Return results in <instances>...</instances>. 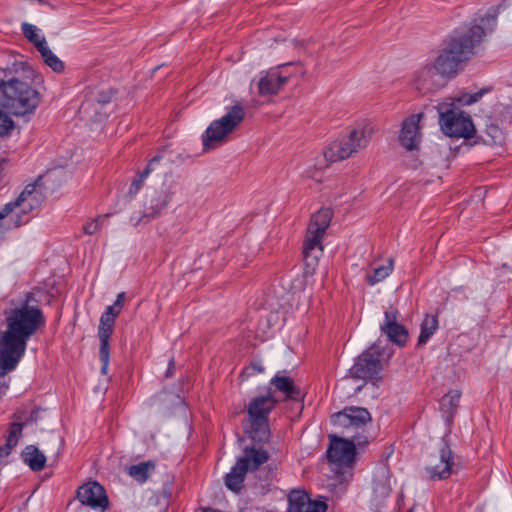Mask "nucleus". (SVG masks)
Returning a JSON list of instances; mask_svg holds the SVG:
<instances>
[{"label": "nucleus", "mask_w": 512, "mask_h": 512, "mask_svg": "<svg viewBox=\"0 0 512 512\" xmlns=\"http://www.w3.org/2000/svg\"><path fill=\"white\" fill-rule=\"evenodd\" d=\"M6 328L0 334V377L16 368L24 356L28 340L45 324L32 294L12 301L4 311Z\"/></svg>", "instance_id": "nucleus-1"}, {"label": "nucleus", "mask_w": 512, "mask_h": 512, "mask_svg": "<svg viewBox=\"0 0 512 512\" xmlns=\"http://www.w3.org/2000/svg\"><path fill=\"white\" fill-rule=\"evenodd\" d=\"M483 36L484 30L480 25H473L465 32H455L428 60L445 80L454 78L458 74L460 63L467 59Z\"/></svg>", "instance_id": "nucleus-2"}, {"label": "nucleus", "mask_w": 512, "mask_h": 512, "mask_svg": "<svg viewBox=\"0 0 512 512\" xmlns=\"http://www.w3.org/2000/svg\"><path fill=\"white\" fill-rule=\"evenodd\" d=\"M39 101L38 91L27 82L12 79L0 85V107L14 115L33 113Z\"/></svg>", "instance_id": "nucleus-3"}, {"label": "nucleus", "mask_w": 512, "mask_h": 512, "mask_svg": "<svg viewBox=\"0 0 512 512\" xmlns=\"http://www.w3.org/2000/svg\"><path fill=\"white\" fill-rule=\"evenodd\" d=\"M333 211L321 208L311 216L303 243V258L306 268L314 271L324 252L323 238L330 225Z\"/></svg>", "instance_id": "nucleus-4"}, {"label": "nucleus", "mask_w": 512, "mask_h": 512, "mask_svg": "<svg viewBox=\"0 0 512 512\" xmlns=\"http://www.w3.org/2000/svg\"><path fill=\"white\" fill-rule=\"evenodd\" d=\"M245 117L244 108L234 105L224 115L212 121L202 134L204 152L215 150L227 143Z\"/></svg>", "instance_id": "nucleus-5"}, {"label": "nucleus", "mask_w": 512, "mask_h": 512, "mask_svg": "<svg viewBox=\"0 0 512 512\" xmlns=\"http://www.w3.org/2000/svg\"><path fill=\"white\" fill-rule=\"evenodd\" d=\"M439 124L443 133L454 138H471L475 127L471 116L455 108V101H442L438 104Z\"/></svg>", "instance_id": "nucleus-6"}, {"label": "nucleus", "mask_w": 512, "mask_h": 512, "mask_svg": "<svg viewBox=\"0 0 512 512\" xmlns=\"http://www.w3.org/2000/svg\"><path fill=\"white\" fill-rule=\"evenodd\" d=\"M356 153L346 136L339 137L331 141L322 154L307 161L303 172L307 177H312L314 172L326 168L330 163L348 159Z\"/></svg>", "instance_id": "nucleus-7"}, {"label": "nucleus", "mask_w": 512, "mask_h": 512, "mask_svg": "<svg viewBox=\"0 0 512 512\" xmlns=\"http://www.w3.org/2000/svg\"><path fill=\"white\" fill-rule=\"evenodd\" d=\"M275 404L276 401L271 395L251 400L247 411L251 423L250 436L254 440L263 442L268 439V415L274 409Z\"/></svg>", "instance_id": "nucleus-8"}, {"label": "nucleus", "mask_w": 512, "mask_h": 512, "mask_svg": "<svg viewBox=\"0 0 512 512\" xmlns=\"http://www.w3.org/2000/svg\"><path fill=\"white\" fill-rule=\"evenodd\" d=\"M367 443L368 437L360 434L353 436L351 440L331 436L330 445L327 450L328 461L339 466H349L354 461L356 445L362 446Z\"/></svg>", "instance_id": "nucleus-9"}, {"label": "nucleus", "mask_w": 512, "mask_h": 512, "mask_svg": "<svg viewBox=\"0 0 512 512\" xmlns=\"http://www.w3.org/2000/svg\"><path fill=\"white\" fill-rule=\"evenodd\" d=\"M382 370L379 348L375 345L365 350L350 368L349 374L354 379L374 380Z\"/></svg>", "instance_id": "nucleus-10"}, {"label": "nucleus", "mask_w": 512, "mask_h": 512, "mask_svg": "<svg viewBox=\"0 0 512 512\" xmlns=\"http://www.w3.org/2000/svg\"><path fill=\"white\" fill-rule=\"evenodd\" d=\"M454 466V453L451 448L444 443L437 453L429 457L425 472L427 477L431 480H443L451 476Z\"/></svg>", "instance_id": "nucleus-11"}, {"label": "nucleus", "mask_w": 512, "mask_h": 512, "mask_svg": "<svg viewBox=\"0 0 512 512\" xmlns=\"http://www.w3.org/2000/svg\"><path fill=\"white\" fill-rule=\"evenodd\" d=\"M423 112L413 113L405 117L398 133L399 144L407 151L417 150L422 140L421 121Z\"/></svg>", "instance_id": "nucleus-12"}, {"label": "nucleus", "mask_w": 512, "mask_h": 512, "mask_svg": "<svg viewBox=\"0 0 512 512\" xmlns=\"http://www.w3.org/2000/svg\"><path fill=\"white\" fill-rule=\"evenodd\" d=\"M445 82L428 59L414 71L411 80L414 88L422 93L435 92L442 88Z\"/></svg>", "instance_id": "nucleus-13"}, {"label": "nucleus", "mask_w": 512, "mask_h": 512, "mask_svg": "<svg viewBox=\"0 0 512 512\" xmlns=\"http://www.w3.org/2000/svg\"><path fill=\"white\" fill-rule=\"evenodd\" d=\"M168 194H144L142 209L135 211L130 217V223L138 226L155 218L168 204Z\"/></svg>", "instance_id": "nucleus-14"}, {"label": "nucleus", "mask_w": 512, "mask_h": 512, "mask_svg": "<svg viewBox=\"0 0 512 512\" xmlns=\"http://www.w3.org/2000/svg\"><path fill=\"white\" fill-rule=\"evenodd\" d=\"M77 499L82 505L94 510H105L109 505L105 489L96 481H89L81 485L77 490Z\"/></svg>", "instance_id": "nucleus-15"}, {"label": "nucleus", "mask_w": 512, "mask_h": 512, "mask_svg": "<svg viewBox=\"0 0 512 512\" xmlns=\"http://www.w3.org/2000/svg\"><path fill=\"white\" fill-rule=\"evenodd\" d=\"M398 319L399 311L397 308L390 306L384 312V320L380 324V330L391 342L398 346H404L408 340V331L398 322Z\"/></svg>", "instance_id": "nucleus-16"}, {"label": "nucleus", "mask_w": 512, "mask_h": 512, "mask_svg": "<svg viewBox=\"0 0 512 512\" xmlns=\"http://www.w3.org/2000/svg\"><path fill=\"white\" fill-rule=\"evenodd\" d=\"M370 421V413L363 407H347L332 415L333 424L344 429H361Z\"/></svg>", "instance_id": "nucleus-17"}, {"label": "nucleus", "mask_w": 512, "mask_h": 512, "mask_svg": "<svg viewBox=\"0 0 512 512\" xmlns=\"http://www.w3.org/2000/svg\"><path fill=\"white\" fill-rule=\"evenodd\" d=\"M327 505L321 501H313L301 489H294L288 494V512H326Z\"/></svg>", "instance_id": "nucleus-18"}, {"label": "nucleus", "mask_w": 512, "mask_h": 512, "mask_svg": "<svg viewBox=\"0 0 512 512\" xmlns=\"http://www.w3.org/2000/svg\"><path fill=\"white\" fill-rule=\"evenodd\" d=\"M373 134L374 127L370 123L359 122L350 129L346 138L358 153L360 150L367 147Z\"/></svg>", "instance_id": "nucleus-19"}, {"label": "nucleus", "mask_w": 512, "mask_h": 512, "mask_svg": "<svg viewBox=\"0 0 512 512\" xmlns=\"http://www.w3.org/2000/svg\"><path fill=\"white\" fill-rule=\"evenodd\" d=\"M68 179V174L64 170L49 171L43 176H39L33 184H28L23 192H33L36 188L46 190H56L62 188V182Z\"/></svg>", "instance_id": "nucleus-20"}, {"label": "nucleus", "mask_w": 512, "mask_h": 512, "mask_svg": "<svg viewBox=\"0 0 512 512\" xmlns=\"http://www.w3.org/2000/svg\"><path fill=\"white\" fill-rule=\"evenodd\" d=\"M287 82V76L279 70H270L262 75L258 81V92L262 96L276 94Z\"/></svg>", "instance_id": "nucleus-21"}, {"label": "nucleus", "mask_w": 512, "mask_h": 512, "mask_svg": "<svg viewBox=\"0 0 512 512\" xmlns=\"http://www.w3.org/2000/svg\"><path fill=\"white\" fill-rule=\"evenodd\" d=\"M40 204L41 199L38 194H19L15 201L9 202L5 206H10L11 213L16 215L17 218L23 219V215L30 213Z\"/></svg>", "instance_id": "nucleus-22"}, {"label": "nucleus", "mask_w": 512, "mask_h": 512, "mask_svg": "<svg viewBox=\"0 0 512 512\" xmlns=\"http://www.w3.org/2000/svg\"><path fill=\"white\" fill-rule=\"evenodd\" d=\"M268 460V453L263 448L247 447L244 456L237 460L244 471H255Z\"/></svg>", "instance_id": "nucleus-23"}, {"label": "nucleus", "mask_w": 512, "mask_h": 512, "mask_svg": "<svg viewBox=\"0 0 512 512\" xmlns=\"http://www.w3.org/2000/svg\"><path fill=\"white\" fill-rule=\"evenodd\" d=\"M271 384L276 390L282 392L287 399L298 400L303 397V394L294 381L287 376L277 373L272 379Z\"/></svg>", "instance_id": "nucleus-24"}, {"label": "nucleus", "mask_w": 512, "mask_h": 512, "mask_svg": "<svg viewBox=\"0 0 512 512\" xmlns=\"http://www.w3.org/2000/svg\"><path fill=\"white\" fill-rule=\"evenodd\" d=\"M22 457L25 464L33 471H41L45 467V455L33 445H29L24 449Z\"/></svg>", "instance_id": "nucleus-25"}, {"label": "nucleus", "mask_w": 512, "mask_h": 512, "mask_svg": "<svg viewBox=\"0 0 512 512\" xmlns=\"http://www.w3.org/2000/svg\"><path fill=\"white\" fill-rule=\"evenodd\" d=\"M27 221V219L17 218L16 215L12 214L10 206H4L0 210V237L6 232L27 223Z\"/></svg>", "instance_id": "nucleus-26"}, {"label": "nucleus", "mask_w": 512, "mask_h": 512, "mask_svg": "<svg viewBox=\"0 0 512 512\" xmlns=\"http://www.w3.org/2000/svg\"><path fill=\"white\" fill-rule=\"evenodd\" d=\"M438 318L435 315H426L421 323L418 345L426 344L438 329Z\"/></svg>", "instance_id": "nucleus-27"}, {"label": "nucleus", "mask_w": 512, "mask_h": 512, "mask_svg": "<svg viewBox=\"0 0 512 512\" xmlns=\"http://www.w3.org/2000/svg\"><path fill=\"white\" fill-rule=\"evenodd\" d=\"M24 36L34 44L38 51L48 46L45 37L41 34L40 29L29 23H23L21 26Z\"/></svg>", "instance_id": "nucleus-28"}, {"label": "nucleus", "mask_w": 512, "mask_h": 512, "mask_svg": "<svg viewBox=\"0 0 512 512\" xmlns=\"http://www.w3.org/2000/svg\"><path fill=\"white\" fill-rule=\"evenodd\" d=\"M247 471L241 468V464H235L231 471L225 477V485L232 491H239L242 488V484Z\"/></svg>", "instance_id": "nucleus-29"}, {"label": "nucleus", "mask_w": 512, "mask_h": 512, "mask_svg": "<svg viewBox=\"0 0 512 512\" xmlns=\"http://www.w3.org/2000/svg\"><path fill=\"white\" fill-rule=\"evenodd\" d=\"M116 319L102 313L98 327V337L101 345H109V339L113 333Z\"/></svg>", "instance_id": "nucleus-30"}, {"label": "nucleus", "mask_w": 512, "mask_h": 512, "mask_svg": "<svg viewBox=\"0 0 512 512\" xmlns=\"http://www.w3.org/2000/svg\"><path fill=\"white\" fill-rule=\"evenodd\" d=\"M44 63L50 67L56 73H62L65 69L64 62L57 57L53 51L46 46L41 51H39Z\"/></svg>", "instance_id": "nucleus-31"}, {"label": "nucleus", "mask_w": 512, "mask_h": 512, "mask_svg": "<svg viewBox=\"0 0 512 512\" xmlns=\"http://www.w3.org/2000/svg\"><path fill=\"white\" fill-rule=\"evenodd\" d=\"M487 92L488 89H481L475 93H462L445 101H455V108L459 109V106H469L478 102Z\"/></svg>", "instance_id": "nucleus-32"}, {"label": "nucleus", "mask_w": 512, "mask_h": 512, "mask_svg": "<svg viewBox=\"0 0 512 512\" xmlns=\"http://www.w3.org/2000/svg\"><path fill=\"white\" fill-rule=\"evenodd\" d=\"M154 468L151 462H142L132 465L128 469V474L139 482H145L149 476L150 470Z\"/></svg>", "instance_id": "nucleus-33"}, {"label": "nucleus", "mask_w": 512, "mask_h": 512, "mask_svg": "<svg viewBox=\"0 0 512 512\" xmlns=\"http://www.w3.org/2000/svg\"><path fill=\"white\" fill-rule=\"evenodd\" d=\"M393 270V261L391 259L388 260L386 265L379 266L373 270L372 274L367 275V281L370 285H374L376 283L381 282L386 277H388Z\"/></svg>", "instance_id": "nucleus-34"}, {"label": "nucleus", "mask_w": 512, "mask_h": 512, "mask_svg": "<svg viewBox=\"0 0 512 512\" xmlns=\"http://www.w3.org/2000/svg\"><path fill=\"white\" fill-rule=\"evenodd\" d=\"M14 418L16 420H21V416L19 415V412L14 413ZM23 423H19L18 421L13 422L10 425L8 436L6 438V443H8V446L16 447L19 439L22 436V430H23Z\"/></svg>", "instance_id": "nucleus-35"}, {"label": "nucleus", "mask_w": 512, "mask_h": 512, "mask_svg": "<svg viewBox=\"0 0 512 512\" xmlns=\"http://www.w3.org/2000/svg\"><path fill=\"white\" fill-rule=\"evenodd\" d=\"M461 393L458 390H451L445 394L441 399V407L446 412L453 414L457 409L460 401Z\"/></svg>", "instance_id": "nucleus-36"}, {"label": "nucleus", "mask_w": 512, "mask_h": 512, "mask_svg": "<svg viewBox=\"0 0 512 512\" xmlns=\"http://www.w3.org/2000/svg\"><path fill=\"white\" fill-rule=\"evenodd\" d=\"M160 160H161V157L159 155L155 156L154 158H152L150 160V162L148 163L146 169L144 170V172L140 175V178L139 180H135L133 182V187L135 190H139L141 189V185H140V182L146 178L151 172H154L156 170H161V171H164V167H162V165L160 164Z\"/></svg>", "instance_id": "nucleus-37"}, {"label": "nucleus", "mask_w": 512, "mask_h": 512, "mask_svg": "<svg viewBox=\"0 0 512 512\" xmlns=\"http://www.w3.org/2000/svg\"><path fill=\"white\" fill-rule=\"evenodd\" d=\"M14 129L13 120L5 113L0 112V136H6Z\"/></svg>", "instance_id": "nucleus-38"}, {"label": "nucleus", "mask_w": 512, "mask_h": 512, "mask_svg": "<svg viewBox=\"0 0 512 512\" xmlns=\"http://www.w3.org/2000/svg\"><path fill=\"white\" fill-rule=\"evenodd\" d=\"M99 357H100V361L102 363L101 373L106 375L107 372H108L109 359H110V347H109V345H105V344L101 345L100 344Z\"/></svg>", "instance_id": "nucleus-39"}, {"label": "nucleus", "mask_w": 512, "mask_h": 512, "mask_svg": "<svg viewBox=\"0 0 512 512\" xmlns=\"http://www.w3.org/2000/svg\"><path fill=\"white\" fill-rule=\"evenodd\" d=\"M105 217H98L95 220L86 223L83 226L84 233L87 235L95 234L101 227L102 223L105 221Z\"/></svg>", "instance_id": "nucleus-40"}, {"label": "nucleus", "mask_w": 512, "mask_h": 512, "mask_svg": "<svg viewBox=\"0 0 512 512\" xmlns=\"http://www.w3.org/2000/svg\"><path fill=\"white\" fill-rule=\"evenodd\" d=\"M121 310L122 309L120 307H117L115 304H112L106 307L103 313L108 314V316H111L112 318L116 319L120 314Z\"/></svg>", "instance_id": "nucleus-41"}, {"label": "nucleus", "mask_w": 512, "mask_h": 512, "mask_svg": "<svg viewBox=\"0 0 512 512\" xmlns=\"http://www.w3.org/2000/svg\"><path fill=\"white\" fill-rule=\"evenodd\" d=\"M13 448V446H8V443H5L3 446H0V458L7 457L11 453Z\"/></svg>", "instance_id": "nucleus-42"}, {"label": "nucleus", "mask_w": 512, "mask_h": 512, "mask_svg": "<svg viewBox=\"0 0 512 512\" xmlns=\"http://www.w3.org/2000/svg\"><path fill=\"white\" fill-rule=\"evenodd\" d=\"M125 298H126L125 292H120L117 295V298H116V300H115V302L113 304H115L117 307H120L121 309H123V306H124V303H125Z\"/></svg>", "instance_id": "nucleus-43"}, {"label": "nucleus", "mask_w": 512, "mask_h": 512, "mask_svg": "<svg viewBox=\"0 0 512 512\" xmlns=\"http://www.w3.org/2000/svg\"><path fill=\"white\" fill-rule=\"evenodd\" d=\"M173 367H174V361H173V360H171V361L169 362V367H168V369H167V376H170V375L172 374V369H173Z\"/></svg>", "instance_id": "nucleus-44"}, {"label": "nucleus", "mask_w": 512, "mask_h": 512, "mask_svg": "<svg viewBox=\"0 0 512 512\" xmlns=\"http://www.w3.org/2000/svg\"><path fill=\"white\" fill-rule=\"evenodd\" d=\"M168 182H169V179H166V181L164 183V188H166V189L176 188L175 186L172 185V183H168Z\"/></svg>", "instance_id": "nucleus-45"}, {"label": "nucleus", "mask_w": 512, "mask_h": 512, "mask_svg": "<svg viewBox=\"0 0 512 512\" xmlns=\"http://www.w3.org/2000/svg\"><path fill=\"white\" fill-rule=\"evenodd\" d=\"M408 512H412V510H409Z\"/></svg>", "instance_id": "nucleus-46"}]
</instances>
